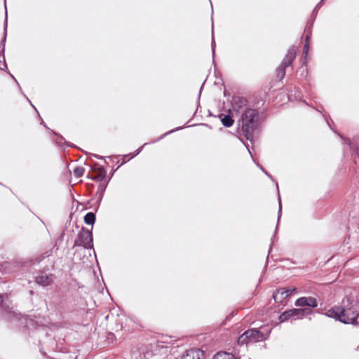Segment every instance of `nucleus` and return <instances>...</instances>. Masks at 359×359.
Wrapping results in <instances>:
<instances>
[{"mask_svg": "<svg viewBox=\"0 0 359 359\" xmlns=\"http://www.w3.org/2000/svg\"><path fill=\"white\" fill-rule=\"evenodd\" d=\"M325 315L344 324L357 325L359 317V298L351 293L341 301L340 306H334L329 309Z\"/></svg>", "mask_w": 359, "mask_h": 359, "instance_id": "f257e3e1", "label": "nucleus"}, {"mask_svg": "<svg viewBox=\"0 0 359 359\" xmlns=\"http://www.w3.org/2000/svg\"><path fill=\"white\" fill-rule=\"evenodd\" d=\"M259 113L256 109L246 108L238 120V126H241V130L244 137L250 141H252L255 130L257 128Z\"/></svg>", "mask_w": 359, "mask_h": 359, "instance_id": "f03ea898", "label": "nucleus"}, {"mask_svg": "<svg viewBox=\"0 0 359 359\" xmlns=\"http://www.w3.org/2000/svg\"><path fill=\"white\" fill-rule=\"evenodd\" d=\"M271 330L261 327L260 329H249L244 332L238 339L239 345L254 344L268 339Z\"/></svg>", "mask_w": 359, "mask_h": 359, "instance_id": "7ed1b4c3", "label": "nucleus"}, {"mask_svg": "<svg viewBox=\"0 0 359 359\" xmlns=\"http://www.w3.org/2000/svg\"><path fill=\"white\" fill-rule=\"evenodd\" d=\"M312 311L307 309H292L281 313L279 320L285 322L289 319H302L306 315L311 313Z\"/></svg>", "mask_w": 359, "mask_h": 359, "instance_id": "20e7f679", "label": "nucleus"}, {"mask_svg": "<svg viewBox=\"0 0 359 359\" xmlns=\"http://www.w3.org/2000/svg\"><path fill=\"white\" fill-rule=\"evenodd\" d=\"M83 246L85 248H93V233L90 231L83 227L78 234L77 239L74 242V246Z\"/></svg>", "mask_w": 359, "mask_h": 359, "instance_id": "39448f33", "label": "nucleus"}, {"mask_svg": "<svg viewBox=\"0 0 359 359\" xmlns=\"http://www.w3.org/2000/svg\"><path fill=\"white\" fill-rule=\"evenodd\" d=\"M295 290V287L278 289L273 292V298L276 302L283 303V301L290 297Z\"/></svg>", "mask_w": 359, "mask_h": 359, "instance_id": "423d86ee", "label": "nucleus"}, {"mask_svg": "<svg viewBox=\"0 0 359 359\" xmlns=\"http://www.w3.org/2000/svg\"><path fill=\"white\" fill-rule=\"evenodd\" d=\"M248 101L240 96H233L232 99V110L236 114H241L246 109Z\"/></svg>", "mask_w": 359, "mask_h": 359, "instance_id": "0eeeda50", "label": "nucleus"}, {"mask_svg": "<svg viewBox=\"0 0 359 359\" xmlns=\"http://www.w3.org/2000/svg\"><path fill=\"white\" fill-rule=\"evenodd\" d=\"M294 305L298 307L309 306L316 308L318 306L317 299L313 297H302L295 301Z\"/></svg>", "mask_w": 359, "mask_h": 359, "instance_id": "6e6552de", "label": "nucleus"}, {"mask_svg": "<svg viewBox=\"0 0 359 359\" xmlns=\"http://www.w3.org/2000/svg\"><path fill=\"white\" fill-rule=\"evenodd\" d=\"M296 57V48L294 46H292L287 50V53L283 60L281 65L285 67H289L292 63L293 60Z\"/></svg>", "mask_w": 359, "mask_h": 359, "instance_id": "1a4fd4ad", "label": "nucleus"}, {"mask_svg": "<svg viewBox=\"0 0 359 359\" xmlns=\"http://www.w3.org/2000/svg\"><path fill=\"white\" fill-rule=\"evenodd\" d=\"M93 175H92L91 176L88 175V177L96 182L102 181L105 178L107 174V172L103 166H100L97 168H94L93 170Z\"/></svg>", "mask_w": 359, "mask_h": 359, "instance_id": "9d476101", "label": "nucleus"}, {"mask_svg": "<svg viewBox=\"0 0 359 359\" xmlns=\"http://www.w3.org/2000/svg\"><path fill=\"white\" fill-rule=\"evenodd\" d=\"M51 275L41 274L36 277V282L43 287L50 285L52 283Z\"/></svg>", "mask_w": 359, "mask_h": 359, "instance_id": "9b49d317", "label": "nucleus"}, {"mask_svg": "<svg viewBox=\"0 0 359 359\" xmlns=\"http://www.w3.org/2000/svg\"><path fill=\"white\" fill-rule=\"evenodd\" d=\"M212 359H236L234 355L228 352H219L214 355Z\"/></svg>", "mask_w": 359, "mask_h": 359, "instance_id": "f8f14e48", "label": "nucleus"}, {"mask_svg": "<svg viewBox=\"0 0 359 359\" xmlns=\"http://www.w3.org/2000/svg\"><path fill=\"white\" fill-rule=\"evenodd\" d=\"M84 222L86 224L93 225L95 222V213L90 212L84 216Z\"/></svg>", "mask_w": 359, "mask_h": 359, "instance_id": "ddd939ff", "label": "nucleus"}, {"mask_svg": "<svg viewBox=\"0 0 359 359\" xmlns=\"http://www.w3.org/2000/svg\"><path fill=\"white\" fill-rule=\"evenodd\" d=\"M221 121L224 126L230 127L233 125L234 121L232 118V116L230 115H224L222 118Z\"/></svg>", "mask_w": 359, "mask_h": 359, "instance_id": "4468645a", "label": "nucleus"}, {"mask_svg": "<svg viewBox=\"0 0 359 359\" xmlns=\"http://www.w3.org/2000/svg\"><path fill=\"white\" fill-rule=\"evenodd\" d=\"M285 67L280 64L276 69L277 77L279 79L280 81H281L285 77Z\"/></svg>", "mask_w": 359, "mask_h": 359, "instance_id": "2eb2a0df", "label": "nucleus"}, {"mask_svg": "<svg viewBox=\"0 0 359 359\" xmlns=\"http://www.w3.org/2000/svg\"><path fill=\"white\" fill-rule=\"evenodd\" d=\"M345 142L350 146L351 149H353L354 154L359 158V147L355 145V144L351 142L349 139H345Z\"/></svg>", "mask_w": 359, "mask_h": 359, "instance_id": "dca6fc26", "label": "nucleus"}, {"mask_svg": "<svg viewBox=\"0 0 359 359\" xmlns=\"http://www.w3.org/2000/svg\"><path fill=\"white\" fill-rule=\"evenodd\" d=\"M146 144H147V143L144 144L142 147H141L137 150H136V151L134 154H130L125 155L123 156V163H126L127 161H129L130 159L133 158V157H135V156L139 154L141 152L142 147Z\"/></svg>", "mask_w": 359, "mask_h": 359, "instance_id": "f3484780", "label": "nucleus"}, {"mask_svg": "<svg viewBox=\"0 0 359 359\" xmlns=\"http://www.w3.org/2000/svg\"><path fill=\"white\" fill-rule=\"evenodd\" d=\"M312 26H313V22H311V24L309 25V22L307 23V25H306V32H307V34L306 36V38H305V43H309V40L311 39V28H312Z\"/></svg>", "mask_w": 359, "mask_h": 359, "instance_id": "a211bd4d", "label": "nucleus"}, {"mask_svg": "<svg viewBox=\"0 0 359 359\" xmlns=\"http://www.w3.org/2000/svg\"><path fill=\"white\" fill-rule=\"evenodd\" d=\"M84 172L85 169L83 167H76L74 169V175L78 178L82 177L84 174Z\"/></svg>", "mask_w": 359, "mask_h": 359, "instance_id": "6ab92c4d", "label": "nucleus"}, {"mask_svg": "<svg viewBox=\"0 0 359 359\" xmlns=\"http://www.w3.org/2000/svg\"><path fill=\"white\" fill-rule=\"evenodd\" d=\"M276 187H277V189H278V191H278V183L276 182ZM278 201H279V204H278V219H277V223L278 224L279 221H280V216H281V211H282V205H281V201H280V194L278 193Z\"/></svg>", "mask_w": 359, "mask_h": 359, "instance_id": "aec40b11", "label": "nucleus"}, {"mask_svg": "<svg viewBox=\"0 0 359 359\" xmlns=\"http://www.w3.org/2000/svg\"><path fill=\"white\" fill-rule=\"evenodd\" d=\"M51 253H52L51 250L45 252L44 253L41 254L39 257L36 258V262L39 263L46 257H49L51 255Z\"/></svg>", "mask_w": 359, "mask_h": 359, "instance_id": "412c9836", "label": "nucleus"}, {"mask_svg": "<svg viewBox=\"0 0 359 359\" xmlns=\"http://www.w3.org/2000/svg\"><path fill=\"white\" fill-rule=\"evenodd\" d=\"M215 46H216V44H215V41L214 36H213V23H212V43H211V47H212V57L213 58L215 56Z\"/></svg>", "mask_w": 359, "mask_h": 359, "instance_id": "4be33fe9", "label": "nucleus"}, {"mask_svg": "<svg viewBox=\"0 0 359 359\" xmlns=\"http://www.w3.org/2000/svg\"><path fill=\"white\" fill-rule=\"evenodd\" d=\"M107 185L104 184H100L99 185V191H100V195L99 197V200L101 201L103 196V192L105 191Z\"/></svg>", "mask_w": 359, "mask_h": 359, "instance_id": "5701e85b", "label": "nucleus"}, {"mask_svg": "<svg viewBox=\"0 0 359 359\" xmlns=\"http://www.w3.org/2000/svg\"><path fill=\"white\" fill-rule=\"evenodd\" d=\"M309 50V43H305L303 48V55L306 57Z\"/></svg>", "mask_w": 359, "mask_h": 359, "instance_id": "b1692460", "label": "nucleus"}, {"mask_svg": "<svg viewBox=\"0 0 359 359\" xmlns=\"http://www.w3.org/2000/svg\"><path fill=\"white\" fill-rule=\"evenodd\" d=\"M318 8H315L311 13V19L308 22H309V25L311 24V22H313L314 21V19L318 13Z\"/></svg>", "mask_w": 359, "mask_h": 359, "instance_id": "393cba45", "label": "nucleus"}, {"mask_svg": "<svg viewBox=\"0 0 359 359\" xmlns=\"http://www.w3.org/2000/svg\"><path fill=\"white\" fill-rule=\"evenodd\" d=\"M182 128H176V129H175V130H170V131H169V132H168V133H166L163 134V135H161V136L158 138V140H161V139L163 138L165 136H166L167 135H168V134H170V133H173V132H175V131H176V130H180V129H182Z\"/></svg>", "mask_w": 359, "mask_h": 359, "instance_id": "a878e982", "label": "nucleus"}, {"mask_svg": "<svg viewBox=\"0 0 359 359\" xmlns=\"http://www.w3.org/2000/svg\"><path fill=\"white\" fill-rule=\"evenodd\" d=\"M63 142H65V139L62 136L59 137V139L56 140V143L60 146L62 144Z\"/></svg>", "mask_w": 359, "mask_h": 359, "instance_id": "bb28decb", "label": "nucleus"}, {"mask_svg": "<svg viewBox=\"0 0 359 359\" xmlns=\"http://www.w3.org/2000/svg\"><path fill=\"white\" fill-rule=\"evenodd\" d=\"M262 170L271 179H272V177L261 166H259Z\"/></svg>", "mask_w": 359, "mask_h": 359, "instance_id": "cd10ccee", "label": "nucleus"}, {"mask_svg": "<svg viewBox=\"0 0 359 359\" xmlns=\"http://www.w3.org/2000/svg\"><path fill=\"white\" fill-rule=\"evenodd\" d=\"M324 1V0H321L317 5L315 8H317L319 9V8L322 6L323 4V2Z\"/></svg>", "mask_w": 359, "mask_h": 359, "instance_id": "c85d7f7f", "label": "nucleus"}, {"mask_svg": "<svg viewBox=\"0 0 359 359\" xmlns=\"http://www.w3.org/2000/svg\"><path fill=\"white\" fill-rule=\"evenodd\" d=\"M4 302V294H0V306Z\"/></svg>", "mask_w": 359, "mask_h": 359, "instance_id": "c756f323", "label": "nucleus"}, {"mask_svg": "<svg viewBox=\"0 0 359 359\" xmlns=\"http://www.w3.org/2000/svg\"><path fill=\"white\" fill-rule=\"evenodd\" d=\"M245 147H246V148L248 149V151H249V152H250V155H252L251 151H250V150L249 149V145H248V144H247V145H245Z\"/></svg>", "mask_w": 359, "mask_h": 359, "instance_id": "7c9ffc66", "label": "nucleus"}, {"mask_svg": "<svg viewBox=\"0 0 359 359\" xmlns=\"http://www.w3.org/2000/svg\"><path fill=\"white\" fill-rule=\"evenodd\" d=\"M325 119H326V121H327V124H328V125H329V126L331 128L329 120H328L327 118H325Z\"/></svg>", "mask_w": 359, "mask_h": 359, "instance_id": "2f4dec72", "label": "nucleus"}]
</instances>
